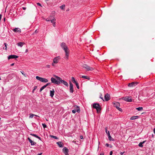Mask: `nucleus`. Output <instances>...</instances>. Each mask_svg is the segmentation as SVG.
Listing matches in <instances>:
<instances>
[{
    "mask_svg": "<svg viewBox=\"0 0 155 155\" xmlns=\"http://www.w3.org/2000/svg\"><path fill=\"white\" fill-rule=\"evenodd\" d=\"M61 46L65 53V56L64 57V59L66 60H68V59L69 51L67 46L64 43L62 42L61 44Z\"/></svg>",
    "mask_w": 155,
    "mask_h": 155,
    "instance_id": "nucleus-1",
    "label": "nucleus"
},
{
    "mask_svg": "<svg viewBox=\"0 0 155 155\" xmlns=\"http://www.w3.org/2000/svg\"><path fill=\"white\" fill-rule=\"evenodd\" d=\"M54 76L55 78L52 77L51 79L52 83L56 84H60L61 78L56 75H54Z\"/></svg>",
    "mask_w": 155,
    "mask_h": 155,
    "instance_id": "nucleus-2",
    "label": "nucleus"
},
{
    "mask_svg": "<svg viewBox=\"0 0 155 155\" xmlns=\"http://www.w3.org/2000/svg\"><path fill=\"white\" fill-rule=\"evenodd\" d=\"M61 59V58L60 56H57L55 57L53 59V62L52 63V65L53 66H54L55 64H57Z\"/></svg>",
    "mask_w": 155,
    "mask_h": 155,
    "instance_id": "nucleus-3",
    "label": "nucleus"
},
{
    "mask_svg": "<svg viewBox=\"0 0 155 155\" xmlns=\"http://www.w3.org/2000/svg\"><path fill=\"white\" fill-rule=\"evenodd\" d=\"M93 106L94 108L96 109L97 113H98L100 112L101 109L99 104L94 103L93 104Z\"/></svg>",
    "mask_w": 155,
    "mask_h": 155,
    "instance_id": "nucleus-4",
    "label": "nucleus"
},
{
    "mask_svg": "<svg viewBox=\"0 0 155 155\" xmlns=\"http://www.w3.org/2000/svg\"><path fill=\"white\" fill-rule=\"evenodd\" d=\"M36 78L37 80L42 82L46 83L48 81V80L46 78H41L38 76H36Z\"/></svg>",
    "mask_w": 155,
    "mask_h": 155,
    "instance_id": "nucleus-5",
    "label": "nucleus"
},
{
    "mask_svg": "<svg viewBox=\"0 0 155 155\" xmlns=\"http://www.w3.org/2000/svg\"><path fill=\"white\" fill-rule=\"evenodd\" d=\"M122 98L123 100L127 102H131L132 101L131 97L130 96L124 97Z\"/></svg>",
    "mask_w": 155,
    "mask_h": 155,
    "instance_id": "nucleus-6",
    "label": "nucleus"
},
{
    "mask_svg": "<svg viewBox=\"0 0 155 155\" xmlns=\"http://www.w3.org/2000/svg\"><path fill=\"white\" fill-rule=\"evenodd\" d=\"M82 67L86 69L87 71H92L94 70V68L92 67H90L88 65L86 64H84L82 65Z\"/></svg>",
    "mask_w": 155,
    "mask_h": 155,
    "instance_id": "nucleus-7",
    "label": "nucleus"
},
{
    "mask_svg": "<svg viewBox=\"0 0 155 155\" xmlns=\"http://www.w3.org/2000/svg\"><path fill=\"white\" fill-rule=\"evenodd\" d=\"M114 107H115L117 109L120 111H121L122 109L119 107L120 103L118 102H115L113 103Z\"/></svg>",
    "mask_w": 155,
    "mask_h": 155,
    "instance_id": "nucleus-8",
    "label": "nucleus"
},
{
    "mask_svg": "<svg viewBox=\"0 0 155 155\" xmlns=\"http://www.w3.org/2000/svg\"><path fill=\"white\" fill-rule=\"evenodd\" d=\"M62 150L65 155H69L68 153L69 150L67 147H64L63 149Z\"/></svg>",
    "mask_w": 155,
    "mask_h": 155,
    "instance_id": "nucleus-9",
    "label": "nucleus"
},
{
    "mask_svg": "<svg viewBox=\"0 0 155 155\" xmlns=\"http://www.w3.org/2000/svg\"><path fill=\"white\" fill-rule=\"evenodd\" d=\"M70 91L71 93H73L74 92L73 85L71 82H70Z\"/></svg>",
    "mask_w": 155,
    "mask_h": 155,
    "instance_id": "nucleus-10",
    "label": "nucleus"
},
{
    "mask_svg": "<svg viewBox=\"0 0 155 155\" xmlns=\"http://www.w3.org/2000/svg\"><path fill=\"white\" fill-rule=\"evenodd\" d=\"M15 33H18V34L21 32V30L19 28H15L12 30Z\"/></svg>",
    "mask_w": 155,
    "mask_h": 155,
    "instance_id": "nucleus-11",
    "label": "nucleus"
},
{
    "mask_svg": "<svg viewBox=\"0 0 155 155\" xmlns=\"http://www.w3.org/2000/svg\"><path fill=\"white\" fill-rule=\"evenodd\" d=\"M18 56L15 55H10L8 57V59L9 60L10 59H16L18 58Z\"/></svg>",
    "mask_w": 155,
    "mask_h": 155,
    "instance_id": "nucleus-12",
    "label": "nucleus"
},
{
    "mask_svg": "<svg viewBox=\"0 0 155 155\" xmlns=\"http://www.w3.org/2000/svg\"><path fill=\"white\" fill-rule=\"evenodd\" d=\"M74 109L76 110L77 112L79 113L80 111V107L77 105H74L73 106Z\"/></svg>",
    "mask_w": 155,
    "mask_h": 155,
    "instance_id": "nucleus-13",
    "label": "nucleus"
},
{
    "mask_svg": "<svg viewBox=\"0 0 155 155\" xmlns=\"http://www.w3.org/2000/svg\"><path fill=\"white\" fill-rule=\"evenodd\" d=\"M62 83L64 84V85L67 86H68V84L67 82L64 80H62L61 78V80H60V83Z\"/></svg>",
    "mask_w": 155,
    "mask_h": 155,
    "instance_id": "nucleus-14",
    "label": "nucleus"
},
{
    "mask_svg": "<svg viewBox=\"0 0 155 155\" xmlns=\"http://www.w3.org/2000/svg\"><path fill=\"white\" fill-rule=\"evenodd\" d=\"M104 98L106 101H107L110 99V96L108 94H106L104 96Z\"/></svg>",
    "mask_w": 155,
    "mask_h": 155,
    "instance_id": "nucleus-15",
    "label": "nucleus"
},
{
    "mask_svg": "<svg viewBox=\"0 0 155 155\" xmlns=\"http://www.w3.org/2000/svg\"><path fill=\"white\" fill-rule=\"evenodd\" d=\"M109 140L110 141H114V139L110 135V133L108 132V135H107Z\"/></svg>",
    "mask_w": 155,
    "mask_h": 155,
    "instance_id": "nucleus-16",
    "label": "nucleus"
},
{
    "mask_svg": "<svg viewBox=\"0 0 155 155\" xmlns=\"http://www.w3.org/2000/svg\"><path fill=\"white\" fill-rule=\"evenodd\" d=\"M54 89H52V90H51L50 91V96L51 97H52L54 95Z\"/></svg>",
    "mask_w": 155,
    "mask_h": 155,
    "instance_id": "nucleus-17",
    "label": "nucleus"
},
{
    "mask_svg": "<svg viewBox=\"0 0 155 155\" xmlns=\"http://www.w3.org/2000/svg\"><path fill=\"white\" fill-rule=\"evenodd\" d=\"M57 143L58 144V146L60 147H63V144L61 142L59 141L57 142Z\"/></svg>",
    "mask_w": 155,
    "mask_h": 155,
    "instance_id": "nucleus-18",
    "label": "nucleus"
},
{
    "mask_svg": "<svg viewBox=\"0 0 155 155\" xmlns=\"http://www.w3.org/2000/svg\"><path fill=\"white\" fill-rule=\"evenodd\" d=\"M28 139L30 143H31V145H34L36 144V143L35 142L32 141L29 138H28Z\"/></svg>",
    "mask_w": 155,
    "mask_h": 155,
    "instance_id": "nucleus-19",
    "label": "nucleus"
},
{
    "mask_svg": "<svg viewBox=\"0 0 155 155\" xmlns=\"http://www.w3.org/2000/svg\"><path fill=\"white\" fill-rule=\"evenodd\" d=\"M30 135H32L37 138H38V139H39V140H41V138L39 137L37 135H36V134H30Z\"/></svg>",
    "mask_w": 155,
    "mask_h": 155,
    "instance_id": "nucleus-20",
    "label": "nucleus"
},
{
    "mask_svg": "<svg viewBox=\"0 0 155 155\" xmlns=\"http://www.w3.org/2000/svg\"><path fill=\"white\" fill-rule=\"evenodd\" d=\"M24 44V43L22 42H20L18 43L17 44V45L18 46H20V47H22L23 45Z\"/></svg>",
    "mask_w": 155,
    "mask_h": 155,
    "instance_id": "nucleus-21",
    "label": "nucleus"
},
{
    "mask_svg": "<svg viewBox=\"0 0 155 155\" xmlns=\"http://www.w3.org/2000/svg\"><path fill=\"white\" fill-rule=\"evenodd\" d=\"M81 78H83L87 79L88 80H90V78L89 77L83 75L82 76Z\"/></svg>",
    "mask_w": 155,
    "mask_h": 155,
    "instance_id": "nucleus-22",
    "label": "nucleus"
},
{
    "mask_svg": "<svg viewBox=\"0 0 155 155\" xmlns=\"http://www.w3.org/2000/svg\"><path fill=\"white\" fill-rule=\"evenodd\" d=\"M138 117H139L138 116H133L130 118V120H135V119L138 118Z\"/></svg>",
    "mask_w": 155,
    "mask_h": 155,
    "instance_id": "nucleus-23",
    "label": "nucleus"
},
{
    "mask_svg": "<svg viewBox=\"0 0 155 155\" xmlns=\"http://www.w3.org/2000/svg\"><path fill=\"white\" fill-rule=\"evenodd\" d=\"M135 86V84L134 82H132L129 84L128 86L130 87H133Z\"/></svg>",
    "mask_w": 155,
    "mask_h": 155,
    "instance_id": "nucleus-24",
    "label": "nucleus"
},
{
    "mask_svg": "<svg viewBox=\"0 0 155 155\" xmlns=\"http://www.w3.org/2000/svg\"><path fill=\"white\" fill-rule=\"evenodd\" d=\"M145 141H144L143 142H142L140 143L138 145L140 147H142L143 146V143L145 142Z\"/></svg>",
    "mask_w": 155,
    "mask_h": 155,
    "instance_id": "nucleus-25",
    "label": "nucleus"
},
{
    "mask_svg": "<svg viewBox=\"0 0 155 155\" xmlns=\"http://www.w3.org/2000/svg\"><path fill=\"white\" fill-rule=\"evenodd\" d=\"M136 109L138 111H141L143 110V108L142 107H139L136 108Z\"/></svg>",
    "mask_w": 155,
    "mask_h": 155,
    "instance_id": "nucleus-26",
    "label": "nucleus"
},
{
    "mask_svg": "<svg viewBox=\"0 0 155 155\" xmlns=\"http://www.w3.org/2000/svg\"><path fill=\"white\" fill-rule=\"evenodd\" d=\"M46 86L45 85L43 86L40 89V91L41 92L46 87Z\"/></svg>",
    "mask_w": 155,
    "mask_h": 155,
    "instance_id": "nucleus-27",
    "label": "nucleus"
},
{
    "mask_svg": "<svg viewBox=\"0 0 155 155\" xmlns=\"http://www.w3.org/2000/svg\"><path fill=\"white\" fill-rule=\"evenodd\" d=\"M71 81L74 83H75L77 82L75 81V79L74 77H71Z\"/></svg>",
    "mask_w": 155,
    "mask_h": 155,
    "instance_id": "nucleus-28",
    "label": "nucleus"
},
{
    "mask_svg": "<svg viewBox=\"0 0 155 155\" xmlns=\"http://www.w3.org/2000/svg\"><path fill=\"white\" fill-rule=\"evenodd\" d=\"M65 7V5H61L60 6V8L61 9H64V8Z\"/></svg>",
    "mask_w": 155,
    "mask_h": 155,
    "instance_id": "nucleus-29",
    "label": "nucleus"
},
{
    "mask_svg": "<svg viewBox=\"0 0 155 155\" xmlns=\"http://www.w3.org/2000/svg\"><path fill=\"white\" fill-rule=\"evenodd\" d=\"M55 21H56V19L54 18L52 20H51L50 21H51L52 23H55Z\"/></svg>",
    "mask_w": 155,
    "mask_h": 155,
    "instance_id": "nucleus-30",
    "label": "nucleus"
},
{
    "mask_svg": "<svg viewBox=\"0 0 155 155\" xmlns=\"http://www.w3.org/2000/svg\"><path fill=\"white\" fill-rule=\"evenodd\" d=\"M35 115V114H30V116H29V118H33V117Z\"/></svg>",
    "mask_w": 155,
    "mask_h": 155,
    "instance_id": "nucleus-31",
    "label": "nucleus"
},
{
    "mask_svg": "<svg viewBox=\"0 0 155 155\" xmlns=\"http://www.w3.org/2000/svg\"><path fill=\"white\" fill-rule=\"evenodd\" d=\"M51 138H54L55 139H58V137H56V136H54L51 135Z\"/></svg>",
    "mask_w": 155,
    "mask_h": 155,
    "instance_id": "nucleus-32",
    "label": "nucleus"
},
{
    "mask_svg": "<svg viewBox=\"0 0 155 155\" xmlns=\"http://www.w3.org/2000/svg\"><path fill=\"white\" fill-rule=\"evenodd\" d=\"M105 132H106V133L108 135V132L109 133V131H107V127H106L105 128Z\"/></svg>",
    "mask_w": 155,
    "mask_h": 155,
    "instance_id": "nucleus-33",
    "label": "nucleus"
},
{
    "mask_svg": "<svg viewBox=\"0 0 155 155\" xmlns=\"http://www.w3.org/2000/svg\"><path fill=\"white\" fill-rule=\"evenodd\" d=\"M77 86V88L78 89H79V85H78V83L77 82L76 83H75Z\"/></svg>",
    "mask_w": 155,
    "mask_h": 155,
    "instance_id": "nucleus-34",
    "label": "nucleus"
},
{
    "mask_svg": "<svg viewBox=\"0 0 155 155\" xmlns=\"http://www.w3.org/2000/svg\"><path fill=\"white\" fill-rule=\"evenodd\" d=\"M42 125L44 128H45L47 127V125L45 124H42Z\"/></svg>",
    "mask_w": 155,
    "mask_h": 155,
    "instance_id": "nucleus-35",
    "label": "nucleus"
},
{
    "mask_svg": "<svg viewBox=\"0 0 155 155\" xmlns=\"http://www.w3.org/2000/svg\"><path fill=\"white\" fill-rule=\"evenodd\" d=\"M21 72V74L25 77H27V75L26 74L23 73L22 72V71H20Z\"/></svg>",
    "mask_w": 155,
    "mask_h": 155,
    "instance_id": "nucleus-36",
    "label": "nucleus"
},
{
    "mask_svg": "<svg viewBox=\"0 0 155 155\" xmlns=\"http://www.w3.org/2000/svg\"><path fill=\"white\" fill-rule=\"evenodd\" d=\"M4 44L5 45V50H7V44L6 43H5Z\"/></svg>",
    "mask_w": 155,
    "mask_h": 155,
    "instance_id": "nucleus-37",
    "label": "nucleus"
},
{
    "mask_svg": "<svg viewBox=\"0 0 155 155\" xmlns=\"http://www.w3.org/2000/svg\"><path fill=\"white\" fill-rule=\"evenodd\" d=\"M76 111H76V110H75V109L73 110H72V112L73 114H75L76 112Z\"/></svg>",
    "mask_w": 155,
    "mask_h": 155,
    "instance_id": "nucleus-38",
    "label": "nucleus"
},
{
    "mask_svg": "<svg viewBox=\"0 0 155 155\" xmlns=\"http://www.w3.org/2000/svg\"><path fill=\"white\" fill-rule=\"evenodd\" d=\"M51 67V66L50 65H48L46 66L45 67L47 68H50Z\"/></svg>",
    "mask_w": 155,
    "mask_h": 155,
    "instance_id": "nucleus-39",
    "label": "nucleus"
},
{
    "mask_svg": "<svg viewBox=\"0 0 155 155\" xmlns=\"http://www.w3.org/2000/svg\"><path fill=\"white\" fill-rule=\"evenodd\" d=\"M45 20L46 21H50V20L49 19V18H47Z\"/></svg>",
    "mask_w": 155,
    "mask_h": 155,
    "instance_id": "nucleus-40",
    "label": "nucleus"
},
{
    "mask_svg": "<svg viewBox=\"0 0 155 155\" xmlns=\"http://www.w3.org/2000/svg\"><path fill=\"white\" fill-rule=\"evenodd\" d=\"M37 88V86H35L34 87V89H33V90H35Z\"/></svg>",
    "mask_w": 155,
    "mask_h": 155,
    "instance_id": "nucleus-41",
    "label": "nucleus"
},
{
    "mask_svg": "<svg viewBox=\"0 0 155 155\" xmlns=\"http://www.w3.org/2000/svg\"><path fill=\"white\" fill-rule=\"evenodd\" d=\"M53 25L54 27H55L56 26V22L53 23Z\"/></svg>",
    "mask_w": 155,
    "mask_h": 155,
    "instance_id": "nucleus-42",
    "label": "nucleus"
},
{
    "mask_svg": "<svg viewBox=\"0 0 155 155\" xmlns=\"http://www.w3.org/2000/svg\"><path fill=\"white\" fill-rule=\"evenodd\" d=\"M37 5H39V6H41V5L40 3H37Z\"/></svg>",
    "mask_w": 155,
    "mask_h": 155,
    "instance_id": "nucleus-43",
    "label": "nucleus"
},
{
    "mask_svg": "<svg viewBox=\"0 0 155 155\" xmlns=\"http://www.w3.org/2000/svg\"><path fill=\"white\" fill-rule=\"evenodd\" d=\"M105 146L107 147H109L110 146V145L108 143H106L105 145Z\"/></svg>",
    "mask_w": 155,
    "mask_h": 155,
    "instance_id": "nucleus-44",
    "label": "nucleus"
},
{
    "mask_svg": "<svg viewBox=\"0 0 155 155\" xmlns=\"http://www.w3.org/2000/svg\"><path fill=\"white\" fill-rule=\"evenodd\" d=\"M50 84V83H48L46 85H45V86H46V87L47 86H48V85H49Z\"/></svg>",
    "mask_w": 155,
    "mask_h": 155,
    "instance_id": "nucleus-45",
    "label": "nucleus"
},
{
    "mask_svg": "<svg viewBox=\"0 0 155 155\" xmlns=\"http://www.w3.org/2000/svg\"><path fill=\"white\" fill-rule=\"evenodd\" d=\"M104 155V153L103 152L101 153L100 154V155Z\"/></svg>",
    "mask_w": 155,
    "mask_h": 155,
    "instance_id": "nucleus-46",
    "label": "nucleus"
},
{
    "mask_svg": "<svg viewBox=\"0 0 155 155\" xmlns=\"http://www.w3.org/2000/svg\"><path fill=\"white\" fill-rule=\"evenodd\" d=\"M113 153L112 151H111L110 152V155H112Z\"/></svg>",
    "mask_w": 155,
    "mask_h": 155,
    "instance_id": "nucleus-47",
    "label": "nucleus"
},
{
    "mask_svg": "<svg viewBox=\"0 0 155 155\" xmlns=\"http://www.w3.org/2000/svg\"><path fill=\"white\" fill-rule=\"evenodd\" d=\"M124 152H120V155H123V154H124Z\"/></svg>",
    "mask_w": 155,
    "mask_h": 155,
    "instance_id": "nucleus-48",
    "label": "nucleus"
},
{
    "mask_svg": "<svg viewBox=\"0 0 155 155\" xmlns=\"http://www.w3.org/2000/svg\"><path fill=\"white\" fill-rule=\"evenodd\" d=\"M80 138L81 139H83V137L82 136H80Z\"/></svg>",
    "mask_w": 155,
    "mask_h": 155,
    "instance_id": "nucleus-49",
    "label": "nucleus"
},
{
    "mask_svg": "<svg viewBox=\"0 0 155 155\" xmlns=\"http://www.w3.org/2000/svg\"><path fill=\"white\" fill-rule=\"evenodd\" d=\"M154 133L155 134V128H154L153 130Z\"/></svg>",
    "mask_w": 155,
    "mask_h": 155,
    "instance_id": "nucleus-50",
    "label": "nucleus"
},
{
    "mask_svg": "<svg viewBox=\"0 0 155 155\" xmlns=\"http://www.w3.org/2000/svg\"><path fill=\"white\" fill-rule=\"evenodd\" d=\"M34 116H36V117H39V116H38V115H35V114Z\"/></svg>",
    "mask_w": 155,
    "mask_h": 155,
    "instance_id": "nucleus-51",
    "label": "nucleus"
},
{
    "mask_svg": "<svg viewBox=\"0 0 155 155\" xmlns=\"http://www.w3.org/2000/svg\"><path fill=\"white\" fill-rule=\"evenodd\" d=\"M42 154V153H38L37 155H41Z\"/></svg>",
    "mask_w": 155,
    "mask_h": 155,
    "instance_id": "nucleus-52",
    "label": "nucleus"
},
{
    "mask_svg": "<svg viewBox=\"0 0 155 155\" xmlns=\"http://www.w3.org/2000/svg\"><path fill=\"white\" fill-rule=\"evenodd\" d=\"M38 32V31H37V30H36L35 31V32L36 33H37V32Z\"/></svg>",
    "mask_w": 155,
    "mask_h": 155,
    "instance_id": "nucleus-53",
    "label": "nucleus"
},
{
    "mask_svg": "<svg viewBox=\"0 0 155 155\" xmlns=\"http://www.w3.org/2000/svg\"><path fill=\"white\" fill-rule=\"evenodd\" d=\"M23 9L24 10H25L26 9V8H25V7H23Z\"/></svg>",
    "mask_w": 155,
    "mask_h": 155,
    "instance_id": "nucleus-54",
    "label": "nucleus"
},
{
    "mask_svg": "<svg viewBox=\"0 0 155 155\" xmlns=\"http://www.w3.org/2000/svg\"><path fill=\"white\" fill-rule=\"evenodd\" d=\"M14 63H12V64H11V66H13L14 65Z\"/></svg>",
    "mask_w": 155,
    "mask_h": 155,
    "instance_id": "nucleus-55",
    "label": "nucleus"
},
{
    "mask_svg": "<svg viewBox=\"0 0 155 155\" xmlns=\"http://www.w3.org/2000/svg\"><path fill=\"white\" fill-rule=\"evenodd\" d=\"M100 98L102 99V100H103V97H100Z\"/></svg>",
    "mask_w": 155,
    "mask_h": 155,
    "instance_id": "nucleus-56",
    "label": "nucleus"
},
{
    "mask_svg": "<svg viewBox=\"0 0 155 155\" xmlns=\"http://www.w3.org/2000/svg\"><path fill=\"white\" fill-rule=\"evenodd\" d=\"M100 142L99 141V142H98V144H99V145L100 144Z\"/></svg>",
    "mask_w": 155,
    "mask_h": 155,
    "instance_id": "nucleus-57",
    "label": "nucleus"
},
{
    "mask_svg": "<svg viewBox=\"0 0 155 155\" xmlns=\"http://www.w3.org/2000/svg\"><path fill=\"white\" fill-rule=\"evenodd\" d=\"M27 51H28V50H26V52Z\"/></svg>",
    "mask_w": 155,
    "mask_h": 155,
    "instance_id": "nucleus-58",
    "label": "nucleus"
},
{
    "mask_svg": "<svg viewBox=\"0 0 155 155\" xmlns=\"http://www.w3.org/2000/svg\"><path fill=\"white\" fill-rule=\"evenodd\" d=\"M35 90H33V91H32V92H33Z\"/></svg>",
    "mask_w": 155,
    "mask_h": 155,
    "instance_id": "nucleus-59",
    "label": "nucleus"
},
{
    "mask_svg": "<svg viewBox=\"0 0 155 155\" xmlns=\"http://www.w3.org/2000/svg\"><path fill=\"white\" fill-rule=\"evenodd\" d=\"M35 90H33V91H32V92H33Z\"/></svg>",
    "mask_w": 155,
    "mask_h": 155,
    "instance_id": "nucleus-60",
    "label": "nucleus"
},
{
    "mask_svg": "<svg viewBox=\"0 0 155 155\" xmlns=\"http://www.w3.org/2000/svg\"><path fill=\"white\" fill-rule=\"evenodd\" d=\"M68 11V10H67L66 11Z\"/></svg>",
    "mask_w": 155,
    "mask_h": 155,
    "instance_id": "nucleus-61",
    "label": "nucleus"
},
{
    "mask_svg": "<svg viewBox=\"0 0 155 155\" xmlns=\"http://www.w3.org/2000/svg\"><path fill=\"white\" fill-rule=\"evenodd\" d=\"M4 20L5 21V18H4Z\"/></svg>",
    "mask_w": 155,
    "mask_h": 155,
    "instance_id": "nucleus-62",
    "label": "nucleus"
},
{
    "mask_svg": "<svg viewBox=\"0 0 155 155\" xmlns=\"http://www.w3.org/2000/svg\"><path fill=\"white\" fill-rule=\"evenodd\" d=\"M1 77H0V80H1Z\"/></svg>",
    "mask_w": 155,
    "mask_h": 155,
    "instance_id": "nucleus-63",
    "label": "nucleus"
}]
</instances>
